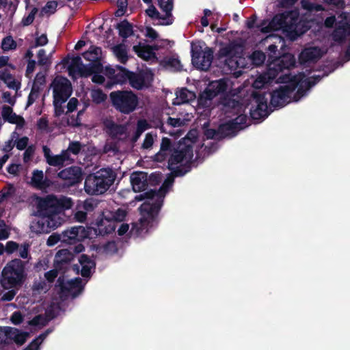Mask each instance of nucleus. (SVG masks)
<instances>
[{
	"label": "nucleus",
	"instance_id": "nucleus-1",
	"mask_svg": "<svg viewBox=\"0 0 350 350\" xmlns=\"http://www.w3.org/2000/svg\"><path fill=\"white\" fill-rule=\"evenodd\" d=\"M309 88V81L304 77L280 86L275 90L271 98V103L274 107H282L293 100H297L302 96L304 89Z\"/></svg>",
	"mask_w": 350,
	"mask_h": 350
},
{
	"label": "nucleus",
	"instance_id": "nucleus-2",
	"mask_svg": "<svg viewBox=\"0 0 350 350\" xmlns=\"http://www.w3.org/2000/svg\"><path fill=\"white\" fill-rule=\"evenodd\" d=\"M116 176L110 169H101L90 174L85 181V191L90 195L105 193L115 180Z\"/></svg>",
	"mask_w": 350,
	"mask_h": 350
},
{
	"label": "nucleus",
	"instance_id": "nucleus-3",
	"mask_svg": "<svg viewBox=\"0 0 350 350\" xmlns=\"http://www.w3.org/2000/svg\"><path fill=\"white\" fill-rule=\"evenodd\" d=\"M25 278L23 262L19 259H14L3 268L1 284L5 289L18 288L22 285Z\"/></svg>",
	"mask_w": 350,
	"mask_h": 350
},
{
	"label": "nucleus",
	"instance_id": "nucleus-4",
	"mask_svg": "<svg viewBox=\"0 0 350 350\" xmlns=\"http://www.w3.org/2000/svg\"><path fill=\"white\" fill-rule=\"evenodd\" d=\"M295 63V57L290 53L285 54L282 57L274 59L269 64V70L267 74L259 76L253 83L254 88L260 89L270 80L273 79L279 72L284 69H288Z\"/></svg>",
	"mask_w": 350,
	"mask_h": 350
},
{
	"label": "nucleus",
	"instance_id": "nucleus-5",
	"mask_svg": "<svg viewBox=\"0 0 350 350\" xmlns=\"http://www.w3.org/2000/svg\"><path fill=\"white\" fill-rule=\"evenodd\" d=\"M282 29L287 33L291 40H295L297 33L295 30V21H293L291 14H278L273 17L271 21H263L260 25V31L263 33H269L271 31Z\"/></svg>",
	"mask_w": 350,
	"mask_h": 350
},
{
	"label": "nucleus",
	"instance_id": "nucleus-6",
	"mask_svg": "<svg viewBox=\"0 0 350 350\" xmlns=\"http://www.w3.org/2000/svg\"><path fill=\"white\" fill-rule=\"evenodd\" d=\"M193 157V150L184 144H179L174 147L168 160V168L176 175H181L183 173L181 167L188 165Z\"/></svg>",
	"mask_w": 350,
	"mask_h": 350
},
{
	"label": "nucleus",
	"instance_id": "nucleus-7",
	"mask_svg": "<svg viewBox=\"0 0 350 350\" xmlns=\"http://www.w3.org/2000/svg\"><path fill=\"white\" fill-rule=\"evenodd\" d=\"M112 105L122 113H130L137 106V97L131 91H115L109 94Z\"/></svg>",
	"mask_w": 350,
	"mask_h": 350
},
{
	"label": "nucleus",
	"instance_id": "nucleus-8",
	"mask_svg": "<svg viewBox=\"0 0 350 350\" xmlns=\"http://www.w3.org/2000/svg\"><path fill=\"white\" fill-rule=\"evenodd\" d=\"M241 53L242 48L241 46H235L232 44L224 47L220 51L221 55L227 57L225 62L231 70L245 66V59L241 55Z\"/></svg>",
	"mask_w": 350,
	"mask_h": 350
},
{
	"label": "nucleus",
	"instance_id": "nucleus-9",
	"mask_svg": "<svg viewBox=\"0 0 350 350\" xmlns=\"http://www.w3.org/2000/svg\"><path fill=\"white\" fill-rule=\"evenodd\" d=\"M51 88L56 103H64L72 93L70 82L63 77H56L51 84Z\"/></svg>",
	"mask_w": 350,
	"mask_h": 350
},
{
	"label": "nucleus",
	"instance_id": "nucleus-10",
	"mask_svg": "<svg viewBox=\"0 0 350 350\" xmlns=\"http://www.w3.org/2000/svg\"><path fill=\"white\" fill-rule=\"evenodd\" d=\"M38 210H48L49 208H56L60 213L64 209H69L72 206L70 198L62 197L57 198L53 196H49L44 198L38 199Z\"/></svg>",
	"mask_w": 350,
	"mask_h": 350
},
{
	"label": "nucleus",
	"instance_id": "nucleus-11",
	"mask_svg": "<svg viewBox=\"0 0 350 350\" xmlns=\"http://www.w3.org/2000/svg\"><path fill=\"white\" fill-rule=\"evenodd\" d=\"M64 63L68 65L69 74L73 77H76L77 75L83 77L90 75L94 72V68L96 67L92 64L83 65L80 57L64 59Z\"/></svg>",
	"mask_w": 350,
	"mask_h": 350
},
{
	"label": "nucleus",
	"instance_id": "nucleus-12",
	"mask_svg": "<svg viewBox=\"0 0 350 350\" xmlns=\"http://www.w3.org/2000/svg\"><path fill=\"white\" fill-rule=\"evenodd\" d=\"M232 83L229 80L220 79L209 83L205 91L200 96V100H211L220 93L229 92Z\"/></svg>",
	"mask_w": 350,
	"mask_h": 350
},
{
	"label": "nucleus",
	"instance_id": "nucleus-13",
	"mask_svg": "<svg viewBox=\"0 0 350 350\" xmlns=\"http://www.w3.org/2000/svg\"><path fill=\"white\" fill-rule=\"evenodd\" d=\"M213 59V51L211 49L206 47L202 49L196 48L193 51L192 62L197 68L206 70L211 66Z\"/></svg>",
	"mask_w": 350,
	"mask_h": 350
},
{
	"label": "nucleus",
	"instance_id": "nucleus-14",
	"mask_svg": "<svg viewBox=\"0 0 350 350\" xmlns=\"http://www.w3.org/2000/svg\"><path fill=\"white\" fill-rule=\"evenodd\" d=\"M159 211V206L149 202H144L140 207L141 217L139 230L146 229L154 220Z\"/></svg>",
	"mask_w": 350,
	"mask_h": 350
},
{
	"label": "nucleus",
	"instance_id": "nucleus-15",
	"mask_svg": "<svg viewBox=\"0 0 350 350\" xmlns=\"http://www.w3.org/2000/svg\"><path fill=\"white\" fill-rule=\"evenodd\" d=\"M350 35V14L343 13L338 18L336 28L332 36L335 41H340Z\"/></svg>",
	"mask_w": 350,
	"mask_h": 350
},
{
	"label": "nucleus",
	"instance_id": "nucleus-16",
	"mask_svg": "<svg viewBox=\"0 0 350 350\" xmlns=\"http://www.w3.org/2000/svg\"><path fill=\"white\" fill-rule=\"evenodd\" d=\"M44 215L50 231L60 226L64 222L63 214L56 208L39 210Z\"/></svg>",
	"mask_w": 350,
	"mask_h": 350
},
{
	"label": "nucleus",
	"instance_id": "nucleus-17",
	"mask_svg": "<svg viewBox=\"0 0 350 350\" xmlns=\"http://www.w3.org/2000/svg\"><path fill=\"white\" fill-rule=\"evenodd\" d=\"M58 176L72 185L81 180L82 172L79 167H70L59 172Z\"/></svg>",
	"mask_w": 350,
	"mask_h": 350
},
{
	"label": "nucleus",
	"instance_id": "nucleus-18",
	"mask_svg": "<svg viewBox=\"0 0 350 350\" xmlns=\"http://www.w3.org/2000/svg\"><path fill=\"white\" fill-rule=\"evenodd\" d=\"M246 122V116L241 115L232 122L222 124L219 126V131L224 135H230L236 131L242 129V124Z\"/></svg>",
	"mask_w": 350,
	"mask_h": 350
},
{
	"label": "nucleus",
	"instance_id": "nucleus-19",
	"mask_svg": "<svg viewBox=\"0 0 350 350\" xmlns=\"http://www.w3.org/2000/svg\"><path fill=\"white\" fill-rule=\"evenodd\" d=\"M323 52L318 47L306 48L301 51L299 56L300 64H307L317 61L321 58Z\"/></svg>",
	"mask_w": 350,
	"mask_h": 350
},
{
	"label": "nucleus",
	"instance_id": "nucleus-20",
	"mask_svg": "<svg viewBox=\"0 0 350 350\" xmlns=\"http://www.w3.org/2000/svg\"><path fill=\"white\" fill-rule=\"evenodd\" d=\"M131 183L135 192H140L146 189L148 185V175L144 172H135L131 174Z\"/></svg>",
	"mask_w": 350,
	"mask_h": 350
},
{
	"label": "nucleus",
	"instance_id": "nucleus-21",
	"mask_svg": "<svg viewBox=\"0 0 350 350\" xmlns=\"http://www.w3.org/2000/svg\"><path fill=\"white\" fill-rule=\"evenodd\" d=\"M42 149L46 163L50 165L61 166L68 159L66 151H63L60 154L53 155L51 154L50 148L47 146H43Z\"/></svg>",
	"mask_w": 350,
	"mask_h": 350
},
{
	"label": "nucleus",
	"instance_id": "nucleus-22",
	"mask_svg": "<svg viewBox=\"0 0 350 350\" xmlns=\"http://www.w3.org/2000/svg\"><path fill=\"white\" fill-rule=\"evenodd\" d=\"M103 125L106 132L115 137H121L126 132V127L124 126L116 124L111 118L104 119Z\"/></svg>",
	"mask_w": 350,
	"mask_h": 350
},
{
	"label": "nucleus",
	"instance_id": "nucleus-23",
	"mask_svg": "<svg viewBox=\"0 0 350 350\" xmlns=\"http://www.w3.org/2000/svg\"><path fill=\"white\" fill-rule=\"evenodd\" d=\"M84 228L83 226L72 227L65 230L62 233L63 241L71 243L75 241H78L83 236Z\"/></svg>",
	"mask_w": 350,
	"mask_h": 350
},
{
	"label": "nucleus",
	"instance_id": "nucleus-24",
	"mask_svg": "<svg viewBox=\"0 0 350 350\" xmlns=\"http://www.w3.org/2000/svg\"><path fill=\"white\" fill-rule=\"evenodd\" d=\"M116 227V224L104 214L103 217L97 223L96 232L105 235L114 232Z\"/></svg>",
	"mask_w": 350,
	"mask_h": 350
},
{
	"label": "nucleus",
	"instance_id": "nucleus-25",
	"mask_svg": "<svg viewBox=\"0 0 350 350\" xmlns=\"http://www.w3.org/2000/svg\"><path fill=\"white\" fill-rule=\"evenodd\" d=\"M83 286L80 278L68 280L62 285V290L67 291L73 297L79 295L83 291Z\"/></svg>",
	"mask_w": 350,
	"mask_h": 350
},
{
	"label": "nucleus",
	"instance_id": "nucleus-26",
	"mask_svg": "<svg viewBox=\"0 0 350 350\" xmlns=\"http://www.w3.org/2000/svg\"><path fill=\"white\" fill-rule=\"evenodd\" d=\"M29 228L31 231L36 234L49 233L50 232L44 215L33 220L30 224Z\"/></svg>",
	"mask_w": 350,
	"mask_h": 350
},
{
	"label": "nucleus",
	"instance_id": "nucleus-27",
	"mask_svg": "<svg viewBox=\"0 0 350 350\" xmlns=\"http://www.w3.org/2000/svg\"><path fill=\"white\" fill-rule=\"evenodd\" d=\"M176 97L173 102L174 105H180L189 103L193 100L196 98L194 92L189 91L186 88L180 89L176 92Z\"/></svg>",
	"mask_w": 350,
	"mask_h": 350
},
{
	"label": "nucleus",
	"instance_id": "nucleus-28",
	"mask_svg": "<svg viewBox=\"0 0 350 350\" xmlns=\"http://www.w3.org/2000/svg\"><path fill=\"white\" fill-rule=\"evenodd\" d=\"M1 115L5 120L11 123L16 124L20 126H23L25 123L24 119L22 117L16 116L15 113H14L10 107H3Z\"/></svg>",
	"mask_w": 350,
	"mask_h": 350
},
{
	"label": "nucleus",
	"instance_id": "nucleus-29",
	"mask_svg": "<svg viewBox=\"0 0 350 350\" xmlns=\"http://www.w3.org/2000/svg\"><path fill=\"white\" fill-rule=\"evenodd\" d=\"M30 183L33 187L40 189L49 186L43 172L38 170L33 172Z\"/></svg>",
	"mask_w": 350,
	"mask_h": 350
},
{
	"label": "nucleus",
	"instance_id": "nucleus-30",
	"mask_svg": "<svg viewBox=\"0 0 350 350\" xmlns=\"http://www.w3.org/2000/svg\"><path fill=\"white\" fill-rule=\"evenodd\" d=\"M29 334L27 332H21L13 327H7L8 339L13 340L18 345H23L27 340Z\"/></svg>",
	"mask_w": 350,
	"mask_h": 350
},
{
	"label": "nucleus",
	"instance_id": "nucleus-31",
	"mask_svg": "<svg viewBox=\"0 0 350 350\" xmlns=\"http://www.w3.org/2000/svg\"><path fill=\"white\" fill-rule=\"evenodd\" d=\"M0 79L2 80L7 86L17 91L21 87V81L18 78H15L11 74L6 71L0 72Z\"/></svg>",
	"mask_w": 350,
	"mask_h": 350
},
{
	"label": "nucleus",
	"instance_id": "nucleus-32",
	"mask_svg": "<svg viewBox=\"0 0 350 350\" xmlns=\"http://www.w3.org/2000/svg\"><path fill=\"white\" fill-rule=\"evenodd\" d=\"M171 147V141L167 137L161 139L160 150L154 156V160L157 162L163 161L167 157V151Z\"/></svg>",
	"mask_w": 350,
	"mask_h": 350
},
{
	"label": "nucleus",
	"instance_id": "nucleus-33",
	"mask_svg": "<svg viewBox=\"0 0 350 350\" xmlns=\"http://www.w3.org/2000/svg\"><path fill=\"white\" fill-rule=\"evenodd\" d=\"M257 105L251 110V116L253 119L259 120L267 115V104L265 100H258Z\"/></svg>",
	"mask_w": 350,
	"mask_h": 350
},
{
	"label": "nucleus",
	"instance_id": "nucleus-34",
	"mask_svg": "<svg viewBox=\"0 0 350 350\" xmlns=\"http://www.w3.org/2000/svg\"><path fill=\"white\" fill-rule=\"evenodd\" d=\"M124 75L129 79L131 85L134 88L141 89L146 85L142 73L133 74L126 72H124Z\"/></svg>",
	"mask_w": 350,
	"mask_h": 350
},
{
	"label": "nucleus",
	"instance_id": "nucleus-35",
	"mask_svg": "<svg viewBox=\"0 0 350 350\" xmlns=\"http://www.w3.org/2000/svg\"><path fill=\"white\" fill-rule=\"evenodd\" d=\"M133 50L139 57L145 60H151L155 58V54L150 46H134Z\"/></svg>",
	"mask_w": 350,
	"mask_h": 350
},
{
	"label": "nucleus",
	"instance_id": "nucleus-36",
	"mask_svg": "<svg viewBox=\"0 0 350 350\" xmlns=\"http://www.w3.org/2000/svg\"><path fill=\"white\" fill-rule=\"evenodd\" d=\"M111 51L114 56L117 59L122 63L125 64L128 60L127 48L123 44H120L111 47Z\"/></svg>",
	"mask_w": 350,
	"mask_h": 350
},
{
	"label": "nucleus",
	"instance_id": "nucleus-37",
	"mask_svg": "<svg viewBox=\"0 0 350 350\" xmlns=\"http://www.w3.org/2000/svg\"><path fill=\"white\" fill-rule=\"evenodd\" d=\"M79 261L82 267L81 275L83 277H88L90 275V271L94 269L95 264L94 261L90 260L87 256L81 255Z\"/></svg>",
	"mask_w": 350,
	"mask_h": 350
},
{
	"label": "nucleus",
	"instance_id": "nucleus-38",
	"mask_svg": "<svg viewBox=\"0 0 350 350\" xmlns=\"http://www.w3.org/2000/svg\"><path fill=\"white\" fill-rule=\"evenodd\" d=\"M102 50L100 47L92 46L87 51L83 53V57L88 61L94 62L101 58Z\"/></svg>",
	"mask_w": 350,
	"mask_h": 350
},
{
	"label": "nucleus",
	"instance_id": "nucleus-39",
	"mask_svg": "<svg viewBox=\"0 0 350 350\" xmlns=\"http://www.w3.org/2000/svg\"><path fill=\"white\" fill-rule=\"evenodd\" d=\"M104 214L116 224V222H120L124 219L126 211L124 209L118 208L115 211H106Z\"/></svg>",
	"mask_w": 350,
	"mask_h": 350
},
{
	"label": "nucleus",
	"instance_id": "nucleus-40",
	"mask_svg": "<svg viewBox=\"0 0 350 350\" xmlns=\"http://www.w3.org/2000/svg\"><path fill=\"white\" fill-rule=\"evenodd\" d=\"M118 29L120 36L123 38H128L133 33L132 25L126 21H124L119 23Z\"/></svg>",
	"mask_w": 350,
	"mask_h": 350
},
{
	"label": "nucleus",
	"instance_id": "nucleus-41",
	"mask_svg": "<svg viewBox=\"0 0 350 350\" xmlns=\"http://www.w3.org/2000/svg\"><path fill=\"white\" fill-rule=\"evenodd\" d=\"M90 96L92 101L96 104H100L105 102L107 96L100 89H93L91 90Z\"/></svg>",
	"mask_w": 350,
	"mask_h": 350
},
{
	"label": "nucleus",
	"instance_id": "nucleus-42",
	"mask_svg": "<svg viewBox=\"0 0 350 350\" xmlns=\"http://www.w3.org/2000/svg\"><path fill=\"white\" fill-rule=\"evenodd\" d=\"M57 7L56 1H49L40 10L41 16H49L55 12Z\"/></svg>",
	"mask_w": 350,
	"mask_h": 350
},
{
	"label": "nucleus",
	"instance_id": "nucleus-43",
	"mask_svg": "<svg viewBox=\"0 0 350 350\" xmlns=\"http://www.w3.org/2000/svg\"><path fill=\"white\" fill-rule=\"evenodd\" d=\"M198 137L197 131L193 130L191 131L187 135L179 141V144H184L185 146H188L190 148H192V144L196 142Z\"/></svg>",
	"mask_w": 350,
	"mask_h": 350
},
{
	"label": "nucleus",
	"instance_id": "nucleus-44",
	"mask_svg": "<svg viewBox=\"0 0 350 350\" xmlns=\"http://www.w3.org/2000/svg\"><path fill=\"white\" fill-rule=\"evenodd\" d=\"M57 261L59 262H68L70 261L73 258L72 254L66 249L59 250L55 256Z\"/></svg>",
	"mask_w": 350,
	"mask_h": 350
},
{
	"label": "nucleus",
	"instance_id": "nucleus-45",
	"mask_svg": "<svg viewBox=\"0 0 350 350\" xmlns=\"http://www.w3.org/2000/svg\"><path fill=\"white\" fill-rule=\"evenodd\" d=\"M16 43L11 36H7L3 39L1 42V48L3 51H9L15 49Z\"/></svg>",
	"mask_w": 350,
	"mask_h": 350
},
{
	"label": "nucleus",
	"instance_id": "nucleus-46",
	"mask_svg": "<svg viewBox=\"0 0 350 350\" xmlns=\"http://www.w3.org/2000/svg\"><path fill=\"white\" fill-rule=\"evenodd\" d=\"M157 139L156 135H152V133H147L145 136V139L142 145V148L144 149H150L152 147L154 141Z\"/></svg>",
	"mask_w": 350,
	"mask_h": 350
},
{
	"label": "nucleus",
	"instance_id": "nucleus-47",
	"mask_svg": "<svg viewBox=\"0 0 350 350\" xmlns=\"http://www.w3.org/2000/svg\"><path fill=\"white\" fill-rule=\"evenodd\" d=\"M250 59L254 64L258 66L264 62L265 59V55L262 52L255 51L250 56Z\"/></svg>",
	"mask_w": 350,
	"mask_h": 350
},
{
	"label": "nucleus",
	"instance_id": "nucleus-48",
	"mask_svg": "<svg viewBox=\"0 0 350 350\" xmlns=\"http://www.w3.org/2000/svg\"><path fill=\"white\" fill-rule=\"evenodd\" d=\"M35 146L33 145L28 146L23 153V160L25 163H29L31 160L35 153Z\"/></svg>",
	"mask_w": 350,
	"mask_h": 350
},
{
	"label": "nucleus",
	"instance_id": "nucleus-49",
	"mask_svg": "<svg viewBox=\"0 0 350 350\" xmlns=\"http://www.w3.org/2000/svg\"><path fill=\"white\" fill-rule=\"evenodd\" d=\"M37 12H38V9L36 8H33L31 10V12H29V14L27 16H25L23 18L22 21H21V23L23 24V25L28 26V25H31L33 22Z\"/></svg>",
	"mask_w": 350,
	"mask_h": 350
},
{
	"label": "nucleus",
	"instance_id": "nucleus-50",
	"mask_svg": "<svg viewBox=\"0 0 350 350\" xmlns=\"http://www.w3.org/2000/svg\"><path fill=\"white\" fill-rule=\"evenodd\" d=\"M29 138L27 137H23L21 138H16L15 136L14 144L17 149L22 150L27 148Z\"/></svg>",
	"mask_w": 350,
	"mask_h": 350
},
{
	"label": "nucleus",
	"instance_id": "nucleus-51",
	"mask_svg": "<svg viewBox=\"0 0 350 350\" xmlns=\"http://www.w3.org/2000/svg\"><path fill=\"white\" fill-rule=\"evenodd\" d=\"M100 250H102V252L106 254H112L116 252L117 251V247L113 241H111L107 243V244L104 245Z\"/></svg>",
	"mask_w": 350,
	"mask_h": 350
},
{
	"label": "nucleus",
	"instance_id": "nucleus-52",
	"mask_svg": "<svg viewBox=\"0 0 350 350\" xmlns=\"http://www.w3.org/2000/svg\"><path fill=\"white\" fill-rule=\"evenodd\" d=\"M10 228L3 221H0V240H4L9 237Z\"/></svg>",
	"mask_w": 350,
	"mask_h": 350
},
{
	"label": "nucleus",
	"instance_id": "nucleus-53",
	"mask_svg": "<svg viewBox=\"0 0 350 350\" xmlns=\"http://www.w3.org/2000/svg\"><path fill=\"white\" fill-rule=\"evenodd\" d=\"M160 8L168 14L172 10V0H159Z\"/></svg>",
	"mask_w": 350,
	"mask_h": 350
},
{
	"label": "nucleus",
	"instance_id": "nucleus-54",
	"mask_svg": "<svg viewBox=\"0 0 350 350\" xmlns=\"http://www.w3.org/2000/svg\"><path fill=\"white\" fill-rule=\"evenodd\" d=\"M0 101L1 103H8L11 105H14L16 100L14 96H12L11 94L8 92H2L1 98Z\"/></svg>",
	"mask_w": 350,
	"mask_h": 350
},
{
	"label": "nucleus",
	"instance_id": "nucleus-55",
	"mask_svg": "<svg viewBox=\"0 0 350 350\" xmlns=\"http://www.w3.org/2000/svg\"><path fill=\"white\" fill-rule=\"evenodd\" d=\"M149 128V124L145 120H140L137 122V136L135 140L139 137V135L146 129Z\"/></svg>",
	"mask_w": 350,
	"mask_h": 350
},
{
	"label": "nucleus",
	"instance_id": "nucleus-56",
	"mask_svg": "<svg viewBox=\"0 0 350 350\" xmlns=\"http://www.w3.org/2000/svg\"><path fill=\"white\" fill-rule=\"evenodd\" d=\"M38 63L41 65H46L50 63L49 57L46 55L44 49H40L38 53Z\"/></svg>",
	"mask_w": 350,
	"mask_h": 350
},
{
	"label": "nucleus",
	"instance_id": "nucleus-57",
	"mask_svg": "<svg viewBox=\"0 0 350 350\" xmlns=\"http://www.w3.org/2000/svg\"><path fill=\"white\" fill-rule=\"evenodd\" d=\"M61 235L57 233H53L49 237L46 241V245L52 247L56 245L61 240Z\"/></svg>",
	"mask_w": 350,
	"mask_h": 350
},
{
	"label": "nucleus",
	"instance_id": "nucleus-58",
	"mask_svg": "<svg viewBox=\"0 0 350 350\" xmlns=\"http://www.w3.org/2000/svg\"><path fill=\"white\" fill-rule=\"evenodd\" d=\"M44 336H40L35 339L25 350H38Z\"/></svg>",
	"mask_w": 350,
	"mask_h": 350
},
{
	"label": "nucleus",
	"instance_id": "nucleus-59",
	"mask_svg": "<svg viewBox=\"0 0 350 350\" xmlns=\"http://www.w3.org/2000/svg\"><path fill=\"white\" fill-rule=\"evenodd\" d=\"M167 124L173 127H180L185 124L184 120L180 118H169L167 119Z\"/></svg>",
	"mask_w": 350,
	"mask_h": 350
},
{
	"label": "nucleus",
	"instance_id": "nucleus-60",
	"mask_svg": "<svg viewBox=\"0 0 350 350\" xmlns=\"http://www.w3.org/2000/svg\"><path fill=\"white\" fill-rule=\"evenodd\" d=\"M13 288H10V290L3 293L1 299L2 301H11L15 296L16 291Z\"/></svg>",
	"mask_w": 350,
	"mask_h": 350
},
{
	"label": "nucleus",
	"instance_id": "nucleus-61",
	"mask_svg": "<svg viewBox=\"0 0 350 350\" xmlns=\"http://www.w3.org/2000/svg\"><path fill=\"white\" fill-rule=\"evenodd\" d=\"M81 150V144L77 142H74L70 144L68 150H66L68 154V152H71L75 154L79 153Z\"/></svg>",
	"mask_w": 350,
	"mask_h": 350
},
{
	"label": "nucleus",
	"instance_id": "nucleus-62",
	"mask_svg": "<svg viewBox=\"0 0 350 350\" xmlns=\"http://www.w3.org/2000/svg\"><path fill=\"white\" fill-rule=\"evenodd\" d=\"M46 323V319L40 315L36 317L31 321H29V324L33 325H44Z\"/></svg>",
	"mask_w": 350,
	"mask_h": 350
},
{
	"label": "nucleus",
	"instance_id": "nucleus-63",
	"mask_svg": "<svg viewBox=\"0 0 350 350\" xmlns=\"http://www.w3.org/2000/svg\"><path fill=\"white\" fill-rule=\"evenodd\" d=\"M167 65L170 68H173L175 70H180L182 68L180 62L177 59H172L168 60Z\"/></svg>",
	"mask_w": 350,
	"mask_h": 350
},
{
	"label": "nucleus",
	"instance_id": "nucleus-64",
	"mask_svg": "<svg viewBox=\"0 0 350 350\" xmlns=\"http://www.w3.org/2000/svg\"><path fill=\"white\" fill-rule=\"evenodd\" d=\"M147 15L152 18H160V14L154 6H150L146 10Z\"/></svg>",
	"mask_w": 350,
	"mask_h": 350
}]
</instances>
